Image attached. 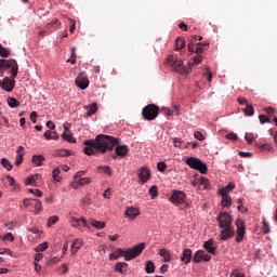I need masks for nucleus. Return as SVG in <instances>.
<instances>
[{
    "mask_svg": "<svg viewBox=\"0 0 277 277\" xmlns=\"http://www.w3.org/2000/svg\"><path fill=\"white\" fill-rule=\"evenodd\" d=\"M83 145V153L89 157L96 153L105 155L107 150H114V148L115 154L110 156L111 159H118V157L124 159L129 155V146L120 145V140L110 135L100 134L95 138L84 141Z\"/></svg>",
    "mask_w": 277,
    "mask_h": 277,
    "instance_id": "obj_1",
    "label": "nucleus"
},
{
    "mask_svg": "<svg viewBox=\"0 0 277 277\" xmlns=\"http://www.w3.org/2000/svg\"><path fill=\"white\" fill-rule=\"evenodd\" d=\"M145 248L146 243L144 242H141L132 249H128L127 251L118 248L116 251L109 254V261H118L119 256H124L126 261H132V259H136V256H140V254L144 252Z\"/></svg>",
    "mask_w": 277,
    "mask_h": 277,
    "instance_id": "obj_2",
    "label": "nucleus"
},
{
    "mask_svg": "<svg viewBox=\"0 0 277 277\" xmlns=\"http://www.w3.org/2000/svg\"><path fill=\"white\" fill-rule=\"evenodd\" d=\"M167 66H171V68H173V70L180 75H187V69L183 65V60H180L176 55L168 56Z\"/></svg>",
    "mask_w": 277,
    "mask_h": 277,
    "instance_id": "obj_3",
    "label": "nucleus"
},
{
    "mask_svg": "<svg viewBox=\"0 0 277 277\" xmlns=\"http://www.w3.org/2000/svg\"><path fill=\"white\" fill-rule=\"evenodd\" d=\"M186 164H188L189 168L193 170H197L200 172V174H207L209 172V168H207V164L202 162L199 158L189 157L186 159Z\"/></svg>",
    "mask_w": 277,
    "mask_h": 277,
    "instance_id": "obj_4",
    "label": "nucleus"
},
{
    "mask_svg": "<svg viewBox=\"0 0 277 277\" xmlns=\"http://www.w3.org/2000/svg\"><path fill=\"white\" fill-rule=\"evenodd\" d=\"M142 116L144 120H155L159 116V106L148 104L143 108Z\"/></svg>",
    "mask_w": 277,
    "mask_h": 277,
    "instance_id": "obj_5",
    "label": "nucleus"
},
{
    "mask_svg": "<svg viewBox=\"0 0 277 277\" xmlns=\"http://www.w3.org/2000/svg\"><path fill=\"white\" fill-rule=\"evenodd\" d=\"M0 68H11V77L12 79L16 78L18 75V63L16 60H0Z\"/></svg>",
    "mask_w": 277,
    "mask_h": 277,
    "instance_id": "obj_6",
    "label": "nucleus"
},
{
    "mask_svg": "<svg viewBox=\"0 0 277 277\" xmlns=\"http://www.w3.org/2000/svg\"><path fill=\"white\" fill-rule=\"evenodd\" d=\"M216 221L219 222L220 228H226L233 226V216L227 212H221Z\"/></svg>",
    "mask_w": 277,
    "mask_h": 277,
    "instance_id": "obj_7",
    "label": "nucleus"
},
{
    "mask_svg": "<svg viewBox=\"0 0 277 277\" xmlns=\"http://www.w3.org/2000/svg\"><path fill=\"white\" fill-rule=\"evenodd\" d=\"M24 207L26 209H34L35 213H42V201L38 199H24Z\"/></svg>",
    "mask_w": 277,
    "mask_h": 277,
    "instance_id": "obj_8",
    "label": "nucleus"
},
{
    "mask_svg": "<svg viewBox=\"0 0 277 277\" xmlns=\"http://www.w3.org/2000/svg\"><path fill=\"white\" fill-rule=\"evenodd\" d=\"M236 226H237L236 242L241 243L243 241V237H246V224L243 223V220L237 219Z\"/></svg>",
    "mask_w": 277,
    "mask_h": 277,
    "instance_id": "obj_9",
    "label": "nucleus"
},
{
    "mask_svg": "<svg viewBox=\"0 0 277 277\" xmlns=\"http://www.w3.org/2000/svg\"><path fill=\"white\" fill-rule=\"evenodd\" d=\"M185 198H187V195L183 190H173L170 202L173 205H183L185 202Z\"/></svg>",
    "mask_w": 277,
    "mask_h": 277,
    "instance_id": "obj_10",
    "label": "nucleus"
},
{
    "mask_svg": "<svg viewBox=\"0 0 277 277\" xmlns=\"http://www.w3.org/2000/svg\"><path fill=\"white\" fill-rule=\"evenodd\" d=\"M76 85L80 88V90H87L90 85V79H88V75L85 72H80L76 78Z\"/></svg>",
    "mask_w": 277,
    "mask_h": 277,
    "instance_id": "obj_11",
    "label": "nucleus"
},
{
    "mask_svg": "<svg viewBox=\"0 0 277 277\" xmlns=\"http://www.w3.org/2000/svg\"><path fill=\"white\" fill-rule=\"evenodd\" d=\"M221 240L222 241H227V239H233L235 237V228L233 226L229 227H221Z\"/></svg>",
    "mask_w": 277,
    "mask_h": 277,
    "instance_id": "obj_12",
    "label": "nucleus"
},
{
    "mask_svg": "<svg viewBox=\"0 0 277 277\" xmlns=\"http://www.w3.org/2000/svg\"><path fill=\"white\" fill-rule=\"evenodd\" d=\"M202 261L209 263V261H211V255L202 250H198L193 256V263H201Z\"/></svg>",
    "mask_w": 277,
    "mask_h": 277,
    "instance_id": "obj_13",
    "label": "nucleus"
},
{
    "mask_svg": "<svg viewBox=\"0 0 277 277\" xmlns=\"http://www.w3.org/2000/svg\"><path fill=\"white\" fill-rule=\"evenodd\" d=\"M16 85V80L14 79H10L9 77L4 78L2 80V84L1 88L2 90H4L5 92H12V90H14V87Z\"/></svg>",
    "mask_w": 277,
    "mask_h": 277,
    "instance_id": "obj_14",
    "label": "nucleus"
},
{
    "mask_svg": "<svg viewBox=\"0 0 277 277\" xmlns=\"http://www.w3.org/2000/svg\"><path fill=\"white\" fill-rule=\"evenodd\" d=\"M70 224L71 226H74V228H81V226H83V228H90V226L88 225V221H85V217L77 219L72 216L70 220Z\"/></svg>",
    "mask_w": 277,
    "mask_h": 277,
    "instance_id": "obj_15",
    "label": "nucleus"
},
{
    "mask_svg": "<svg viewBox=\"0 0 277 277\" xmlns=\"http://www.w3.org/2000/svg\"><path fill=\"white\" fill-rule=\"evenodd\" d=\"M138 179L142 183H148V181H150V170L146 167H142L138 170Z\"/></svg>",
    "mask_w": 277,
    "mask_h": 277,
    "instance_id": "obj_16",
    "label": "nucleus"
},
{
    "mask_svg": "<svg viewBox=\"0 0 277 277\" xmlns=\"http://www.w3.org/2000/svg\"><path fill=\"white\" fill-rule=\"evenodd\" d=\"M203 248L205 250H207L209 254H213V255H215V251L217 250V247H215V240L213 239H209L208 241H206L203 243Z\"/></svg>",
    "mask_w": 277,
    "mask_h": 277,
    "instance_id": "obj_17",
    "label": "nucleus"
},
{
    "mask_svg": "<svg viewBox=\"0 0 277 277\" xmlns=\"http://www.w3.org/2000/svg\"><path fill=\"white\" fill-rule=\"evenodd\" d=\"M182 263L189 265L192 263V249H184L181 256Z\"/></svg>",
    "mask_w": 277,
    "mask_h": 277,
    "instance_id": "obj_18",
    "label": "nucleus"
},
{
    "mask_svg": "<svg viewBox=\"0 0 277 277\" xmlns=\"http://www.w3.org/2000/svg\"><path fill=\"white\" fill-rule=\"evenodd\" d=\"M158 254L163 259L164 263H170V261H172V253L166 248L160 249Z\"/></svg>",
    "mask_w": 277,
    "mask_h": 277,
    "instance_id": "obj_19",
    "label": "nucleus"
},
{
    "mask_svg": "<svg viewBox=\"0 0 277 277\" xmlns=\"http://www.w3.org/2000/svg\"><path fill=\"white\" fill-rule=\"evenodd\" d=\"M81 248H83V240L75 239L71 245V254H77Z\"/></svg>",
    "mask_w": 277,
    "mask_h": 277,
    "instance_id": "obj_20",
    "label": "nucleus"
},
{
    "mask_svg": "<svg viewBox=\"0 0 277 277\" xmlns=\"http://www.w3.org/2000/svg\"><path fill=\"white\" fill-rule=\"evenodd\" d=\"M90 183H92V180H90V177H81L79 180H76L71 183L72 187H75V189H77V187L83 186V185H90Z\"/></svg>",
    "mask_w": 277,
    "mask_h": 277,
    "instance_id": "obj_21",
    "label": "nucleus"
},
{
    "mask_svg": "<svg viewBox=\"0 0 277 277\" xmlns=\"http://www.w3.org/2000/svg\"><path fill=\"white\" fill-rule=\"evenodd\" d=\"M126 215L130 220H135V217H137V215H140V210L136 208H128L126 210Z\"/></svg>",
    "mask_w": 277,
    "mask_h": 277,
    "instance_id": "obj_22",
    "label": "nucleus"
},
{
    "mask_svg": "<svg viewBox=\"0 0 277 277\" xmlns=\"http://www.w3.org/2000/svg\"><path fill=\"white\" fill-rule=\"evenodd\" d=\"M97 172L100 174H106V176H111L114 174V171L111 170V167H109V166L97 167Z\"/></svg>",
    "mask_w": 277,
    "mask_h": 277,
    "instance_id": "obj_23",
    "label": "nucleus"
},
{
    "mask_svg": "<svg viewBox=\"0 0 277 277\" xmlns=\"http://www.w3.org/2000/svg\"><path fill=\"white\" fill-rule=\"evenodd\" d=\"M127 267H129V264L127 262H118L115 265V272H119V274H124V272H127Z\"/></svg>",
    "mask_w": 277,
    "mask_h": 277,
    "instance_id": "obj_24",
    "label": "nucleus"
},
{
    "mask_svg": "<svg viewBox=\"0 0 277 277\" xmlns=\"http://www.w3.org/2000/svg\"><path fill=\"white\" fill-rule=\"evenodd\" d=\"M89 223L91 226H93V228H97V230H103L105 227V222L96 221L94 219H91Z\"/></svg>",
    "mask_w": 277,
    "mask_h": 277,
    "instance_id": "obj_25",
    "label": "nucleus"
},
{
    "mask_svg": "<svg viewBox=\"0 0 277 277\" xmlns=\"http://www.w3.org/2000/svg\"><path fill=\"white\" fill-rule=\"evenodd\" d=\"M72 156V150L58 149L54 153V157H70Z\"/></svg>",
    "mask_w": 277,
    "mask_h": 277,
    "instance_id": "obj_26",
    "label": "nucleus"
},
{
    "mask_svg": "<svg viewBox=\"0 0 277 277\" xmlns=\"http://www.w3.org/2000/svg\"><path fill=\"white\" fill-rule=\"evenodd\" d=\"M87 116H94L96 111H98V105L96 103H93L89 106H87Z\"/></svg>",
    "mask_w": 277,
    "mask_h": 277,
    "instance_id": "obj_27",
    "label": "nucleus"
},
{
    "mask_svg": "<svg viewBox=\"0 0 277 277\" xmlns=\"http://www.w3.org/2000/svg\"><path fill=\"white\" fill-rule=\"evenodd\" d=\"M40 179H42V175L35 174V175L26 179L25 185H34L36 183V181H40Z\"/></svg>",
    "mask_w": 277,
    "mask_h": 277,
    "instance_id": "obj_28",
    "label": "nucleus"
},
{
    "mask_svg": "<svg viewBox=\"0 0 277 277\" xmlns=\"http://www.w3.org/2000/svg\"><path fill=\"white\" fill-rule=\"evenodd\" d=\"M43 161H45L44 156H42V155L32 156V163H35V166L40 167V166H42Z\"/></svg>",
    "mask_w": 277,
    "mask_h": 277,
    "instance_id": "obj_29",
    "label": "nucleus"
},
{
    "mask_svg": "<svg viewBox=\"0 0 277 277\" xmlns=\"http://www.w3.org/2000/svg\"><path fill=\"white\" fill-rule=\"evenodd\" d=\"M146 274H155V263L153 261H147L145 265Z\"/></svg>",
    "mask_w": 277,
    "mask_h": 277,
    "instance_id": "obj_30",
    "label": "nucleus"
},
{
    "mask_svg": "<svg viewBox=\"0 0 277 277\" xmlns=\"http://www.w3.org/2000/svg\"><path fill=\"white\" fill-rule=\"evenodd\" d=\"M1 166L4 167L8 172H11V170L14 168V164H12V162H10V160L6 158L1 159Z\"/></svg>",
    "mask_w": 277,
    "mask_h": 277,
    "instance_id": "obj_31",
    "label": "nucleus"
},
{
    "mask_svg": "<svg viewBox=\"0 0 277 277\" xmlns=\"http://www.w3.org/2000/svg\"><path fill=\"white\" fill-rule=\"evenodd\" d=\"M62 137L63 140H66V142H69L70 144H75V142H77V140L72 137L71 132H64L62 134Z\"/></svg>",
    "mask_w": 277,
    "mask_h": 277,
    "instance_id": "obj_32",
    "label": "nucleus"
},
{
    "mask_svg": "<svg viewBox=\"0 0 277 277\" xmlns=\"http://www.w3.org/2000/svg\"><path fill=\"white\" fill-rule=\"evenodd\" d=\"M262 233L264 235H268V233H272V227L269 226V223L263 219L262 222Z\"/></svg>",
    "mask_w": 277,
    "mask_h": 277,
    "instance_id": "obj_33",
    "label": "nucleus"
},
{
    "mask_svg": "<svg viewBox=\"0 0 277 277\" xmlns=\"http://www.w3.org/2000/svg\"><path fill=\"white\" fill-rule=\"evenodd\" d=\"M67 62L72 65L77 64V48H71V55L70 58L67 60Z\"/></svg>",
    "mask_w": 277,
    "mask_h": 277,
    "instance_id": "obj_34",
    "label": "nucleus"
},
{
    "mask_svg": "<svg viewBox=\"0 0 277 277\" xmlns=\"http://www.w3.org/2000/svg\"><path fill=\"white\" fill-rule=\"evenodd\" d=\"M242 111L246 114V116H254V106L247 104Z\"/></svg>",
    "mask_w": 277,
    "mask_h": 277,
    "instance_id": "obj_35",
    "label": "nucleus"
},
{
    "mask_svg": "<svg viewBox=\"0 0 277 277\" xmlns=\"http://www.w3.org/2000/svg\"><path fill=\"white\" fill-rule=\"evenodd\" d=\"M8 105L11 106L12 108H16L21 106V102H18L16 97H9Z\"/></svg>",
    "mask_w": 277,
    "mask_h": 277,
    "instance_id": "obj_36",
    "label": "nucleus"
},
{
    "mask_svg": "<svg viewBox=\"0 0 277 277\" xmlns=\"http://www.w3.org/2000/svg\"><path fill=\"white\" fill-rule=\"evenodd\" d=\"M181 49H185V39L177 38L175 41V50L181 51Z\"/></svg>",
    "mask_w": 277,
    "mask_h": 277,
    "instance_id": "obj_37",
    "label": "nucleus"
},
{
    "mask_svg": "<svg viewBox=\"0 0 277 277\" xmlns=\"http://www.w3.org/2000/svg\"><path fill=\"white\" fill-rule=\"evenodd\" d=\"M221 205L222 207H230V205H233V198H230V196L222 197Z\"/></svg>",
    "mask_w": 277,
    "mask_h": 277,
    "instance_id": "obj_38",
    "label": "nucleus"
},
{
    "mask_svg": "<svg viewBox=\"0 0 277 277\" xmlns=\"http://www.w3.org/2000/svg\"><path fill=\"white\" fill-rule=\"evenodd\" d=\"M198 183L203 186V189H209V179L201 176L198 179Z\"/></svg>",
    "mask_w": 277,
    "mask_h": 277,
    "instance_id": "obj_39",
    "label": "nucleus"
},
{
    "mask_svg": "<svg viewBox=\"0 0 277 277\" xmlns=\"http://www.w3.org/2000/svg\"><path fill=\"white\" fill-rule=\"evenodd\" d=\"M6 181H9V184L11 185V187H14V189H21V186L16 184V180H14V177L8 175Z\"/></svg>",
    "mask_w": 277,
    "mask_h": 277,
    "instance_id": "obj_40",
    "label": "nucleus"
},
{
    "mask_svg": "<svg viewBox=\"0 0 277 277\" xmlns=\"http://www.w3.org/2000/svg\"><path fill=\"white\" fill-rule=\"evenodd\" d=\"M60 174H61L60 168H55L52 172L53 180L56 181L57 183L62 181V177L60 176Z\"/></svg>",
    "mask_w": 277,
    "mask_h": 277,
    "instance_id": "obj_41",
    "label": "nucleus"
},
{
    "mask_svg": "<svg viewBox=\"0 0 277 277\" xmlns=\"http://www.w3.org/2000/svg\"><path fill=\"white\" fill-rule=\"evenodd\" d=\"M49 249V242H42L38 245V247L35 249L36 252H44V250Z\"/></svg>",
    "mask_w": 277,
    "mask_h": 277,
    "instance_id": "obj_42",
    "label": "nucleus"
},
{
    "mask_svg": "<svg viewBox=\"0 0 277 277\" xmlns=\"http://www.w3.org/2000/svg\"><path fill=\"white\" fill-rule=\"evenodd\" d=\"M149 195L151 196L153 199L159 196V190L157 188V185H154L149 188Z\"/></svg>",
    "mask_w": 277,
    "mask_h": 277,
    "instance_id": "obj_43",
    "label": "nucleus"
},
{
    "mask_svg": "<svg viewBox=\"0 0 277 277\" xmlns=\"http://www.w3.org/2000/svg\"><path fill=\"white\" fill-rule=\"evenodd\" d=\"M0 56L10 57V50H8L6 48H3L2 44H0Z\"/></svg>",
    "mask_w": 277,
    "mask_h": 277,
    "instance_id": "obj_44",
    "label": "nucleus"
},
{
    "mask_svg": "<svg viewBox=\"0 0 277 277\" xmlns=\"http://www.w3.org/2000/svg\"><path fill=\"white\" fill-rule=\"evenodd\" d=\"M57 222H60V216H50L48 220V226H53L54 224H57Z\"/></svg>",
    "mask_w": 277,
    "mask_h": 277,
    "instance_id": "obj_45",
    "label": "nucleus"
},
{
    "mask_svg": "<svg viewBox=\"0 0 277 277\" xmlns=\"http://www.w3.org/2000/svg\"><path fill=\"white\" fill-rule=\"evenodd\" d=\"M167 169H168V164H166V162H158L157 163V170L159 172H166Z\"/></svg>",
    "mask_w": 277,
    "mask_h": 277,
    "instance_id": "obj_46",
    "label": "nucleus"
},
{
    "mask_svg": "<svg viewBox=\"0 0 277 277\" xmlns=\"http://www.w3.org/2000/svg\"><path fill=\"white\" fill-rule=\"evenodd\" d=\"M0 239H3L4 241H14V235L12 233H8L3 237L0 236Z\"/></svg>",
    "mask_w": 277,
    "mask_h": 277,
    "instance_id": "obj_47",
    "label": "nucleus"
},
{
    "mask_svg": "<svg viewBox=\"0 0 277 277\" xmlns=\"http://www.w3.org/2000/svg\"><path fill=\"white\" fill-rule=\"evenodd\" d=\"M62 261V258L60 256H54L52 258L49 262L48 265H57V263H60Z\"/></svg>",
    "mask_w": 277,
    "mask_h": 277,
    "instance_id": "obj_48",
    "label": "nucleus"
},
{
    "mask_svg": "<svg viewBox=\"0 0 277 277\" xmlns=\"http://www.w3.org/2000/svg\"><path fill=\"white\" fill-rule=\"evenodd\" d=\"M229 277H246V274L239 273L238 269H234L230 274Z\"/></svg>",
    "mask_w": 277,
    "mask_h": 277,
    "instance_id": "obj_49",
    "label": "nucleus"
},
{
    "mask_svg": "<svg viewBox=\"0 0 277 277\" xmlns=\"http://www.w3.org/2000/svg\"><path fill=\"white\" fill-rule=\"evenodd\" d=\"M69 21H70L69 31L70 34H75V29H77V24H76L77 22L71 18H69Z\"/></svg>",
    "mask_w": 277,
    "mask_h": 277,
    "instance_id": "obj_50",
    "label": "nucleus"
},
{
    "mask_svg": "<svg viewBox=\"0 0 277 277\" xmlns=\"http://www.w3.org/2000/svg\"><path fill=\"white\" fill-rule=\"evenodd\" d=\"M259 120H260L261 124H265V122H272V120H269V118L265 115H260Z\"/></svg>",
    "mask_w": 277,
    "mask_h": 277,
    "instance_id": "obj_51",
    "label": "nucleus"
},
{
    "mask_svg": "<svg viewBox=\"0 0 277 277\" xmlns=\"http://www.w3.org/2000/svg\"><path fill=\"white\" fill-rule=\"evenodd\" d=\"M194 137H196V140H199V142L205 141V135L200 131L195 132Z\"/></svg>",
    "mask_w": 277,
    "mask_h": 277,
    "instance_id": "obj_52",
    "label": "nucleus"
},
{
    "mask_svg": "<svg viewBox=\"0 0 277 277\" xmlns=\"http://www.w3.org/2000/svg\"><path fill=\"white\" fill-rule=\"evenodd\" d=\"M16 154H17V157H25V147L18 146Z\"/></svg>",
    "mask_w": 277,
    "mask_h": 277,
    "instance_id": "obj_53",
    "label": "nucleus"
},
{
    "mask_svg": "<svg viewBox=\"0 0 277 277\" xmlns=\"http://www.w3.org/2000/svg\"><path fill=\"white\" fill-rule=\"evenodd\" d=\"M36 118H38V113L36 110H34L30 113V120L34 124H36V122H38V120Z\"/></svg>",
    "mask_w": 277,
    "mask_h": 277,
    "instance_id": "obj_54",
    "label": "nucleus"
},
{
    "mask_svg": "<svg viewBox=\"0 0 277 277\" xmlns=\"http://www.w3.org/2000/svg\"><path fill=\"white\" fill-rule=\"evenodd\" d=\"M202 62V56L201 55H196L193 60V66H198Z\"/></svg>",
    "mask_w": 277,
    "mask_h": 277,
    "instance_id": "obj_55",
    "label": "nucleus"
},
{
    "mask_svg": "<svg viewBox=\"0 0 277 277\" xmlns=\"http://www.w3.org/2000/svg\"><path fill=\"white\" fill-rule=\"evenodd\" d=\"M29 192L30 194H34V196H37L38 198L42 197V192H40V189L38 188H35V189L30 188Z\"/></svg>",
    "mask_w": 277,
    "mask_h": 277,
    "instance_id": "obj_56",
    "label": "nucleus"
},
{
    "mask_svg": "<svg viewBox=\"0 0 277 277\" xmlns=\"http://www.w3.org/2000/svg\"><path fill=\"white\" fill-rule=\"evenodd\" d=\"M245 138L248 142V144H252V140H254V134L253 133H246Z\"/></svg>",
    "mask_w": 277,
    "mask_h": 277,
    "instance_id": "obj_57",
    "label": "nucleus"
},
{
    "mask_svg": "<svg viewBox=\"0 0 277 277\" xmlns=\"http://www.w3.org/2000/svg\"><path fill=\"white\" fill-rule=\"evenodd\" d=\"M81 176H85V171H78L74 176V181H78L79 179H82Z\"/></svg>",
    "mask_w": 277,
    "mask_h": 277,
    "instance_id": "obj_58",
    "label": "nucleus"
},
{
    "mask_svg": "<svg viewBox=\"0 0 277 277\" xmlns=\"http://www.w3.org/2000/svg\"><path fill=\"white\" fill-rule=\"evenodd\" d=\"M195 53H197V55H200V53H202V43H197L195 45Z\"/></svg>",
    "mask_w": 277,
    "mask_h": 277,
    "instance_id": "obj_59",
    "label": "nucleus"
},
{
    "mask_svg": "<svg viewBox=\"0 0 277 277\" xmlns=\"http://www.w3.org/2000/svg\"><path fill=\"white\" fill-rule=\"evenodd\" d=\"M43 137H45V140H52L53 138V132L50 130H47L43 134Z\"/></svg>",
    "mask_w": 277,
    "mask_h": 277,
    "instance_id": "obj_60",
    "label": "nucleus"
},
{
    "mask_svg": "<svg viewBox=\"0 0 277 277\" xmlns=\"http://www.w3.org/2000/svg\"><path fill=\"white\" fill-rule=\"evenodd\" d=\"M42 259H44V254L43 253H38L35 255V263H40V261H42Z\"/></svg>",
    "mask_w": 277,
    "mask_h": 277,
    "instance_id": "obj_61",
    "label": "nucleus"
},
{
    "mask_svg": "<svg viewBox=\"0 0 277 277\" xmlns=\"http://www.w3.org/2000/svg\"><path fill=\"white\" fill-rule=\"evenodd\" d=\"M23 156H16L15 158V166L18 168L23 163Z\"/></svg>",
    "mask_w": 277,
    "mask_h": 277,
    "instance_id": "obj_62",
    "label": "nucleus"
},
{
    "mask_svg": "<svg viewBox=\"0 0 277 277\" xmlns=\"http://www.w3.org/2000/svg\"><path fill=\"white\" fill-rule=\"evenodd\" d=\"M227 140H232L233 142L237 141V134L235 133H229L226 135Z\"/></svg>",
    "mask_w": 277,
    "mask_h": 277,
    "instance_id": "obj_63",
    "label": "nucleus"
},
{
    "mask_svg": "<svg viewBox=\"0 0 277 277\" xmlns=\"http://www.w3.org/2000/svg\"><path fill=\"white\" fill-rule=\"evenodd\" d=\"M219 194L224 198V196H228V190L224 187L219 190Z\"/></svg>",
    "mask_w": 277,
    "mask_h": 277,
    "instance_id": "obj_64",
    "label": "nucleus"
}]
</instances>
